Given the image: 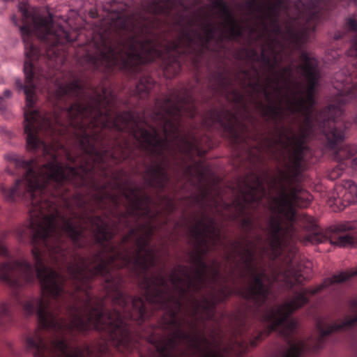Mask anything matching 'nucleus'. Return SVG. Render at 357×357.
Wrapping results in <instances>:
<instances>
[{
    "label": "nucleus",
    "mask_w": 357,
    "mask_h": 357,
    "mask_svg": "<svg viewBox=\"0 0 357 357\" xmlns=\"http://www.w3.org/2000/svg\"><path fill=\"white\" fill-rule=\"evenodd\" d=\"M219 274H220V271H219L218 268H214L213 269V278L215 279L216 278H218Z\"/></svg>",
    "instance_id": "603ef678"
},
{
    "label": "nucleus",
    "mask_w": 357,
    "mask_h": 357,
    "mask_svg": "<svg viewBox=\"0 0 357 357\" xmlns=\"http://www.w3.org/2000/svg\"><path fill=\"white\" fill-rule=\"evenodd\" d=\"M357 200V185L352 181L344 182L343 186H337L329 199L331 206H335L340 211Z\"/></svg>",
    "instance_id": "dca6fc26"
},
{
    "label": "nucleus",
    "mask_w": 357,
    "mask_h": 357,
    "mask_svg": "<svg viewBox=\"0 0 357 357\" xmlns=\"http://www.w3.org/2000/svg\"><path fill=\"white\" fill-rule=\"evenodd\" d=\"M280 9L277 4H270L260 16L261 23L265 31H268V28L273 26L280 24L279 22Z\"/></svg>",
    "instance_id": "6ab92c4d"
},
{
    "label": "nucleus",
    "mask_w": 357,
    "mask_h": 357,
    "mask_svg": "<svg viewBox=\"0 0 357 357\" xmlns=\"http://www.w3.org/2000/svg\"><path fill=\"white\" fill-rule=\"evenodd\" d=\"M331 243L338 245L340 247L351 246L354 243V237L349 234L340 235L335 240L332 241Z\"/></svg>",
    "instance_id": "cd10ccee"
},
{
    "label": "nucleus",
    "mask_w": 357,
    "mask_h": 357,
    "mask_svg": "<svg viewBox=\"0 0 357 357\" xmlns=\"http://www.w3.org/2000/svg\"><path fill=\"white\" fill-rule=\"evenodd\" d=\"M277 41V38H272L271 36H269L268 38V47L269 48V50L273 52V53H275V47H274V43Z\"/></svg>",
    "instance_id": "37998d69"
},
{
    "label": "nucleus",
    "mask_w": 357,
    "mask_h": 357,
    "mask_svg": "<svg viewBox=\"0 0 357 357\" xmlns=\"http://www.w3.org/2000/svg\"><path fill=\"white\" fill-rule=\"evenodd\" d=\"M274 74V80H272L271 78H268V85L274 81L275 84V90L278 93L281 92L280 88L278 86V84L280 82H283L284 85L287 87L288 89H291V84L293 82V66L292 65H289L282 68L280 72H277L275 70L273 71Z\"/></svg>",
    "instance_id": "a211bd4d"
},
{
    "label": "nucleus",
    "mask_w": 357,
    "mask_h": 357,
    "mask_svg": "<svg viewBox=\"0 0 357 357\" xmlns=\"http://www.w3.org/2000/svg\"><path fill=\"white\" fill-rule=\"evenodd\" d=\"M163 199L165 200H167L168 202V206L170 208V211H173L174 210V204L173 203V202L169 199V197L167 196H163Z\"/></svg>",
    "instance_id": "de8ad7c7"
},
{
    "label": "nucleus",
    "mask_w": 357,
    "mask_h": 357,
    "mask_svg": "<svg viewBox=\"0 0 357 357\" xmlns=\"http://www.w3.org/2000/svg\"><path fill=\"white\" fill-rule=\"evenodd\" d=\"M241 197L236 198L231 204L224 203L225 209L234 207L236 212L231 215L233 220L243 216L248 205L259 204L267 195L265 179L257 174L252 173L251 179L245 181V188L241 190Z\"/></svg>",
    "instance_id": "9d476101"
},
{
    "label": "nucleus",
    "mask_w": 357,
    "mask_h": 357,
    "mask_svg": "<svg viewBox=\"0 0 357 357\" xmlns=\"http://www.w3.org/2000/svg\"><path fill=\"white\" fill-rule=\"evenodd\" d=\"M231 247L234 252L241 257L245 270L252 280V284L244 289L234 291V294L247 301L248 310L264 325L262 330L256 329L255 334L249 337V342L247 340L238 342L242 353L248 352L249 347H257L260 341L272 332H277L288 346L282 353V357H301L306 352H315L321 349L324 347L326 337L331 333L351 328L357 324V314L354 317L345 316L344 320L340 324H324L319 321L317 324L319 335L313 345L298 339L296 337L297 323L291 318V314L308 303L310 301L308 296L314 294L306 291L314 289V287L303 289L296 293L290 301L277 307H269L261 310V307L268 300L270 291L264 282L265 274L257 273L255 266V252L249 247L248 243L243 247L239 241H234ZM349 307L351 312L357 313L356 298L349 302Z\"/></svg>",
    "instance_id": "39448f33"
},
{
    "label": "nucleus",
    "mask_w": 357,
    "mask_h": 357,
    "mask_svg": "<svg viewBox=\"0 0 357 357\" xmlns=\"http://www.w3.org/2000/svg\"><path fill=\"white\" fill-rule=\"evenodd\" d=\"M180 268V272L185 275V277L188 279L187 281V287H185L188 289V294L190 292V291L192 290L194 293H198L201 291L203 284L200 282H197L195 280L192 279V277L188 272V267L187 266H179Z\"/></svg>",
    "instance_id": "393cba45"
},
{
    "label": "nucleus",
    "mask_w": 357,
    "mask_h": 357,
    "mask_svg": "<svg viewBox=\"0 0 357 357\" xmlns=\"http://www.w3.org/2000/svg\"><path fill=\"white\" fill-rule=\"evenodd\" d=\"M354 275H357V269L352 273L341 272L339 274L333 275L332 278H326L321 284L314 287V289H307L306 291H310L312 294H317L333 284L341 283L347 281Z\"/></svg>",
    "instance_id": "412c9836"
},
{
    "label": "nucleus",
    "mask_w": 357,
    "mask_h": 357,
    "mask_svg": "<svg viewBox=\"0 0 357 357\" xmlns=\"http://www.w3.org/2000/svg\"><path fill=\"white\" fill-rule=\"evenodd\" d=\"M213 78L217 82V86L214 87V90L218 91L219 90L222 91L227 86V79L221 72H217L215 73Z\"/></svg>",
    "instance_id": "7c9ffc66"
},
{
    "label": "nucleus",
    "mask_w": 357,
    "mask_h": 357,
    "mask_svg": "<svg viewBox=\"0 0 357 357\" xmlns=\"http://www.w3.org/2000/svg\"><path fill=\"white\" fill-rule=\"evenodd\" d=\"M261 115L274 123L275 130L279 132L278 139H269L266 140V147L272 151L275 146L282 144L284 147L292 146L298 160L301 159L305 149L306 141L314 137L317 132H322L326 139V146L329 150L333 151V158L338 162V165L329 173L328 177L334 180L340 177L347 162L346 160L357 153V146L355 144H346L337 149V146L344 142L347 137V132L349 130L351 122L328 121L330 112L335 111L332 107L326 109L316 118L309 116L303 117V121L300 126L298 135L289 136L286 134L284 128L279 129V123L283 119V110L280 105H270L266 106L263 102H257Z\"/></svg>",
    "instance_id": "0eeeda50"
},
{
    "label": "nucleus",
    "mask_w": 357,
    "mask_h": 357,
    "mask_svg": "<svg viewBox=\"0 0 357 357\" xmlns=\"http://www.w3.org/2000/svg\"><path fill=\"white\" fill-rule=\"evenodd\" d=\"M257 60H260L262 63H264L271 71H273L276 67V56H274V61H273L271 56L267 54L265 49L263 47L261 49V52L260 56Z\"/></svg>",
    "instance_id": "c85d7f7f"
},
{
    "label": "nucleus",
    "mask_w": 357,
    "mask_h": 357,
    "mask_svg": "<svg viewBox=\"0 0 357 357\" xmlns=\"http://www.w3.org/2000/svg\"><path fill=\"white\" fill-rule=\"evenodd\" d=\"M247 8L254 12L262 13L266 7L261 5L258 0H248L246 1Z\"/></svg>",
    "instance_id": "c9c22d12"
},
{
    "label": "nucleus",
    "mask_w": 357,
    "mask_h": 357,
    "mask_svg": "<svg viewBox=\"0 0 357 357\" xmlns=\"http://www.w3.org/2000/svg\"><path fill=\"white\" fill-rule=\"evenodd\" d=\"M261 146H260V147H259V153L261 152Z\"/></svg>",
    "instance_id": "680f3d73"
},
{
    "label": "nucleus",
    "mask_w": 357,
    "mask_h": 357,
    "mask_svg": "<svg viewBox=\"0 0 357 357\" xmlns=\"http://www.w3.org/2000/svg\"><path fill=\"white\" fill-rule=\"evenodd\" d=\"M241 227L250 232L252 230L254 226L253 220L250 217H243L240 219Z\"/></svg>",
    "instance_id": "4c0bfd02"
},
{
    "label": "nucleus",
    "mask_w": 357,
    "mask_h": 357,
    "mask_svg": "<svg viewBox=\"0 0 357 357\" xmlns=\"http://www.w3.org/2000/svg\"><path fill=\"white\" fill-rule=\"evenodd\" d=\"M11 91L8 89H6L3 91V97L5 98H10L11 96Z\"/></svg>",
    "instance_id": "3c124183"
},
{
    "label": "nucleus",
    "mask_w": 357,
    "mask_h": 357,
    "mask_svg": "<svg viewBox=\"0 0 357 357\" xmlns=\"http://www.w3.org/2000/svg\"><path fill=\"white\" fill-rule=\"evenodd\" d=\"M164 298L154 306L164 311H169V309H172L176 310L178 314L181 312L183 303L180 298H176L174 295L169 293Z\"/></svg>",
    "instance_id": "5701e85b"
},
{
    "label": "nucleus",
    "mask_w": 357,
    "mask_h": 357,
    "mask_svg": "<svg viewBox=\"0 0 357 357\" xmlns=\"http://www.w3.org/2000/svg\"><path fill=\"white\" fill-rule=\"evenodd\" d=\"M139 227L137 228H133V227H131L128 234H126L130 238H132V237H135V238H137L138 235V232L139 231Z\"/></svg>",
    "instance_id": "c03bdc74"
},
{
    "label": "nucleus",
    "mask_w": 357,
    "mask_h": 357,
    "mask_svg": "<svg viewBox=\"0 0 357 357\" xmlns=\"http://www.w3.org/2000/svg\"><path fill=\"white\" fill-rule=\"evenodd\" d=\"M248 322L249 320L248 319L247 312H245L243 314L241 315L238 323V326L237 328V333L240 336H243L245 333H247Z\"/></svg>",
    "instance_id": "c756f323"
},
{
    "label": "nucleus",
    "mask_w": 357,
    "mask_h": 357,
    "mask_svg": "<svg viewBox=\"0 0 357 357\" xmlns=\"http://www.w3.org/2000/svg\"><path fill=\"white\" fill-rule=\"evenodd\" d=\"M282 1L283 0H277V2L275 3L274 4L278 5L279 6V9H280L281 5L282 3Z\"/></svg>",
    "instance_id": "5fc2aeb1"
},
{
    "label": "nucleus",
    "mask_w": 357,
    "mask_h": 357,
    "mask_svg": "<svg viewBox=\"0 0 357 357\" xmlns=\"http://www.w3.org/2000/svg\"><path fill=\"white\" fill-rule=\"evenodd\" d=\"M66 60H25L23 84L15 85L26 96L24 133L29 151L41 150L47 160H25L15 153L6 155L10 167L23 177L6 188V200L24 202L31 212L49 214L47 204L66 211L64 197L74 204L82 195L88 202L87 213L107 211L130 227V217H149L151 198L139 195L140 188L123 189L119 183L100 184L99 174L109 177V162L118 163L135 157L136 150L167 162L166 151L174 144L179 152L191 157L205 154L198 137L181 132L183 116L198 114L195 98L186 89H173L155 98L150 119L146 113L117 111L115 97L90 86L88 95L82 81L74 73L65 72Z\"/></svg>",
    "instance_id": "f257e3e1"
},
{
    "label": "nucleus",
    "mask_w": 357,
    "mask_h": 357,
    "mask_svg": "<svg viewBox=\"0 0 357 357\" xmlns=\"http://www.w3.org/2000/svg\"><path fill=\"white\" fill-rule=\"evenodd\" d=\"M86 350H87L88 354H91V351L90 350V349L89 347L86 348Z\"/></svg>",
    "instance_id": "4d7b16f0"
},
{
    "label": "nucleus",
    "mask_w": 357,
    "mask_h": 357,
    "mask_svg": "<svg viewBox=\"0 0 357 357\" xmlns=\"http://www.w3.org/2000/svg\"><path fill=\"white\" fill-rule=\"evenodd\" d=\"M233 94V101L234 103L243 105L245 107V96L243 94L238 92L237 90L232 91Z\"/></svg>",
    "instance_id": "58836bf2"
},
{
    "label": "nucleus",
    "mask_w": 357,
    "mask_h": 357,
    "mask_svg": "<svg viewBox=\"0 0 357 357\" xmlns=\"http://www.w3.org/2000/svg\"><path fill=\"white\" fill-rule=\"evenodd\" d=\"M144 181L148 186L163 192L170 181L169 174L162 162L154 161L145 171Z\"/></svg>",
    "instance_id": "2eb2a0df"
},
{
    "label": "nucleus",
    "mask_w": 357,
    "mask_h": 357,
    "mask_svg": "<svg viewBox=\"0 0 357 357\" xmlns=\"http://www.w3.org/2000/svg\"><path fill=\"white\" fill-rule=\"evenodd\" d=\"M243 51L246 53L248 59H258L259 58L257 51L254 49L248 50L245 48Z\"/></svg>",
    "instance_id": "79ce46f5"
},
{
    "label": "nucleus",
    "mask_w": 357,
    "mask_h": 357,
    "mask_svg": "<svg viewBox=\"0 0 357 357\" xmlns=\"http://www.w3.org/2000/svg\"><path fill=\"white\" fill-rule=\"evenodd\" d=\"M291 35L294 38H295V40H296V43H299L300 38H299V37H298V36L297 34H295V33H291Z\"/></svg>",
    "instance_id": "864d4df0"
},
{
    "label": "nucleus",
    "mask_w": 357,
    "mask_h": 357,
    "mask_svg": "<svg viewBox=\"0 0 357 357\" xmlns=\"http://www.w3.org/2000/svg\"><path fill=\"white\" fill-rule=\"evenodd\" d=\"M10 234L8 231H0V255L7 256L8 250L4 245L3 242L8 235Z\"/></svg>",
    "instance_id": "e433bc0d"
},
{
    "label": "nucleus",
    "mask_w": 357,
    "mask_h": 357,
    "mask_svg": "<svg viewBox=\"0 0 357 357\" xmlns=\"http://www.w3.org/2000/svg\"><path fill=\"white\" fill-rule=\"evenodd\" d=\"M270 210L273 213L268 223L269 245L275 255L287 252L285 258V275L290 286L302 284L306 280L298 261V248L296 243H321L327 241L326 234L317 231L314 219L303 215V219L308 225V229L315 231L313 234L302 238L295 226L298 218L296 208L307 207L311 202L309 194L297 188H291L289 191L284 184L280 187L278 197L273 198Z\"/></svg>",
    "instance_id": "423d86ee"
},
{
    "label": "nucleus",
    "mask_w": 357,
    "mask_h": 357,
    "mask_svg": "<svg viewBox=\"0 0 357 357\" xmlns=\"http://www.w3.org/2000/svg\"><path fill=\"white\" fill-rule=\"evenodd\" d=\"M91 15L93 17H94V13L93 12H91Z\"/></svg>",
    "instance_id": "bf43d9fd"
},
{
    "label": "nucleus",
    "mask_w": 357,
    "mask_h": 357,
    "mask_svg": "<svg viewBox=\"0 0 357 357\" xmlns=\"http://www.w3.org/2000/svg\"><path fill=\"white\" fill-rule=\"evenodd\" d=\"M181 341L194 349L200 357H226L222 353L211 348V342L204 335H195L183 330L174 331L165 338L151 340V342L161 357H174L173 351Z\"/></svg>",
    "instance_id": "1a4fd4ad"
},
{
    "label": "nucleus",
    "mask_w": 357,
    "mask_h": 357,
    "mask_svg": "<svg viewBox=\"0 0 357 357\" xmlns=\"http://www.w3.org/2000/svg\"><path fill=\"white\" fill-rule=\"evenodd\" d=\"M188 324H189V325L190 326V327H191L192 328H193V329H195V328H196V326H196V324H194V323H192V322H189Z\"/></svg>",
    "instance_id": "6e6d98bb"
},
{
    "label": "nucleus",
    "mask_w": 357,
    "mask_h": 357,
    "mask_svg": "<svg viewBox=\"0 0 357 357\" xmlns=\"http://www.w3.org/2000/svg\"><path fill=\"white\" fill-rule=\"evenodd\" d=\"M352 229H353V227H351L350 223H343V224L338 225L335 227V231L337 232H344V231H349Z\"/></svg>",
    "instance_id": "a19ab883"
},
{
    "label": "nucleus",
    "mask_w": 357,
    "mask_h": 357,
    "mask_svg": "<svg viewBox=\"0 0 357 357\" xmlns=\"http://www.w3.org/2000/svg\"><path fill=\"white\" fill-rule=\"evenodd\" d=\"M202 121L204 125L208 128L218 124L233 142H237L241 138L238 130V119L236 114L225 107L210 109Z\"/></svg>",
    "instance_id": "f8f14e48"
},
{
    "label": "nucleus",
    "mask_w": 357,
    "mask_h": 357,
    "mask_svg": "<svg viewBox=\"0 0 357 357\" xmlns=\"http://www.w3.org/2000/svg\"><path fill=\"white\" fill-rule=\"evenodd\" d=\"M40 297L31 298L23 305V310L28 316L36 313L38 328L33 334L26 338V347L34 357H82V351L79 347H75L73 352L70 351L69 344L65 337L66 334L72 336L76 329L70 331L65 328L56 330L50 326L42 324L39 317V306L38 301Z\"/></svg>",
    "instance_id": "6e6552de"
},
{
    "label": "nucleus",
    "mask_w": 357,
    "mask_h": 357,
    "mask_svg": "<svg viewBox=\"0 0 357 357\" xmlns=\"http://www.w3.org/2000/svg\"><path fill=\"white\" fill-rule=\"evenodd\" d=\"M351 167L353 170L357 171V156L351 161Z\"/></svg>",
    "instance_id": "09e8293b"
},
{
    "label": "nucleus",
    "mask_w": 357,
    "mask_h": 357,
    "mask_svg": "<svg viewBox=\"0 0 357 357\" xmlns=\"http://www.w3.org/2000/svg\"><path fill=\"white\" fill-rule=\"evenodd\" d=\"M7 102L3 96H0V111L4 112L6 110Z\"/></svg>",
    "instance_id": "49530a36"
},
{
    "label": "nucleus",
    "mask_w": 357,
    "mask_h": 357,
    "mask_svg": "<svg viewBox=\"0 0 357 357\" xmlns=\"http://www.w3.org/2000/svg\"><path fill=\"white\" fill-rule=\"evenodd\" d=\"M269 28H270L271 31L276 36L280 35L282 32V28H281L280 24L276 25V26H273Z\"/></svg>",
    "instance_id": "a18cd8bd"
},
{
    "label": "nucleus",
    "mask_w": 357,
    "mask_h": 357,
    "mask_svg": "<svg viewBox=\"0 0 357 357\" xmlns=\"http://www.w3.org/2000/svg\"><path fill=\"white\" fill-rule=\"evenodd\" d=\"M207 271L208 268H195V278L192 279L197 282L204 284L207 276Z\"/></svg>",
    "instance_id": "f704fd0d"
},
{
    "label": "nucleus",
    "mask_w": 357,
    "mask_h": 357,
    "mask_svg": "<svg viewBox=\"0 0 357 357\" xmlns=\"http://www.w3.org/2000/svg\"><path fill=\"white\" fill-rule=\"evenodd\" d=\"M149 270L144 267L132 273L138 278V287L144 298L145 312L142 318L135 317V309L128 302L121 305L109 295L110 288L104 284L105 296L93 300L88 307L86 304V296L80 294V302L75 300H66V303H58L56 310L51 309V301L48 298L40 297L38 301L39 317L45 326H50L56 330L67 328L70 331L76 329L79 333H86L95 330L102 333L104 340L113 345L119 352L128 353L136 348L129 324L134 321L138 324H142L146 319L147 310L144 299L151 305H155L165 299L169 294V284L162 274L148 275ZM123 284H121V286ZM121 292L126 296L139 297Z\"/></svg>",
    "instance_id": "20e7f679"
},
{
    "label": "nucleus",
    "mask_w": 357,
    "mask_h": 357,
    "mask_svg": "<svg viewBox=\"0 0 357 357\" xmlns=\"http://www.w3.org/2000/svg\"><path fill=\"white\" fill-rule=\"evenodd\" d=\"M140 231L143 234L141 236H146L147 238L151 241L152 236H153L155 228L151 222L142 223L139 225Z\"/></svg>",
    "instance_id": "2f4dec72"
},
{
    "label": "nucleus",
    "mask_w": 357,
    "mask_h": 357,
    "mask_svg": "<svg viewBox=\"0 0 357 357\" xmlns=\"http://www.w3.org/2000/svg\"><path fill=\"white\" fill-rule=\"evenodd\" d=\"M296 84V85L298 87L300 86V84L298 83V82H294Z\"/></svg>",
    "instance_id": "052dcab7"
},
{
    "label": "nucleus",
    "mask_w": 357,
    "mask_h": 357,
    "mask_svg": "<svg viewBox=\"0 0 357 357\" xmlns=\"http://www.w3.org/2000/svg\"><path fill=\"white\" fill-rule=\"evenodd\" d=\"M208 195V190L207 189L203 190L201 195H197L194 197L195 202L198 204H202L203 201L207 197Z\"/></svg>",
    "instance_id": "ea45409f"
},
{
    "label": "nucleus",
    "mask_w": 357,
    "mask_h": 357,
    "mask_svg": "<svg viewBox=\"0 0 357 357\" xmlns=\"http://www.w3.org/2000/svg\"><path fill=\"white\" fill-rule=\"evenodd\" d=\"M165 315L161 319V327L165 331L173 333L174 331L182 330L183 320L178 318V312L169 309L165 311Z\"/></svg>",
    "instance_id": "aec40b11"
},
{
    "label": "nucleus",
    "mask_w": 357,
    "mask_h": 357,
    "mask_svg": "<svg viewBox=\"0 0 357 357\" xmlns=\"http://www.w3.org/2000/svg\"><path fill=\"white\" fill-rule=\"evenodd\" d=\"M170 280L176 289L179 291L181 297H183L188 294V289L182 286V284L185 282V280L178 275L176 271L171 274Z\"/></svg>",
    "instance_id": "bb28decb"
},
{
    "label": "nucleus",
    "mask_w": 357,
    "mask_h": 357,
    "mask_svg": "<svg viewBox=\"0 0 357 357\" xmlns=\"http://www.w3.org/2000/svg\"><path fill=\"white\" fill-rule=\"evenodd\" d=\"M76 207L64 197L66 214L54 204H47L49 214L31 212V220L20 226L15 234L21 242L29 241L34 266L27 260L4 263V282L18 290L39 280L41 297L57 303L66 300L80 302V294L86 296L89 306L92 280L98 276L105 278L109 287V295L121 305L130 302L135 309V317L142 318L145 312L143 300L139 297L126 298L121 292V279L114 276L110 271L120 261V267H130L132 272L144 267H155L157 258L155 251L149 248L150 239L137 236L135 239V254L130 256L128 249L120 250L111 243L119 232L121 222L112 225L100 215L86 212L88 202L78 193L73 197Z\"/></svg>",
    "instance_id": "f03ea898"
},
{
    "label": "nucleus",
    "mask_w": 357,
    "mask_h": 357,
    "mask_svg": "<svg viewBox=\"0 0 357 357\" xmlns=\"http://www.w3.org/2000/svg\"><path fill=\"white\" fill-rule=\"evenodd\" d=\"M231 257H231V255H228V256H227V259H228V260H230V259H231Z\"/></svg>",
    "instance_id": "13d9d810"
},
{
    "label": "nucleus",
    "mask_w": 357,
    "mask_h": 357,
    "mask_svg": "<svg viewBox=\"0 0 357 357\" xmlns=\"http://www.w3.org/2000/svg\"><path fill=\"white\" fill-rule=\"evenodd\" d=\"M344 26L348 31L357 32V13L345 20Z\"/></svg>",
    "instance_id": "72a5a7b5"
},
{
    "label": "nucleus",
    "mask_w": 357,
    "mask_h": 357,
    "mask_svg": "<svg viewBox=\"0 0 357 357\" xmlns=\"http://www.w3.org/2000/svg\"><path fill=\"white\" fill-rule=\"evenodd\" d=\"M213 8H218L224 20L223 26L227 29L225 38L229 40H236L243 36V26L237 22L227 5L223 0H215Z\"/></svg>",
    "instance_id": "4468645a"
},
{
    "label": "nucleus",
    "mask_w": 357,
    "mask_h": 357,
    "mask_svg": "<svg viewBox=\"0 0 357 357\" xmlns=\"http://www.w3.org/2000/svg\"><path fill=\"white\" fill-rule=\"evenodd\" d=\"M13 322V315L6 303H0V327L6 328Z\"/></svg>",
    "instance_id": "b1692460"
},
{
    "label": "nucleus",
    "mask_w": 357,
    "mask_h": 357,
    "mask_svg": "<svg viewBox=\"0 0 357 357\" xmlns=\"http://www.w3.org/2000/svg\"><path fill=\"white\" fill-rule=\"evenodd\" d=\"M154 85L155 82L151 76L147 75L141 76L135 86L134 96L142 100L148 98Z\"/></svg>",
    "instance_id": "4be33fe9"
},
{
    "label": "nucleus",
    "mask_w": 357,
    "mask_h": 357,
    "mask_svg": "<svg viewBox=\"0 0 357 357\" xmlns=\"http://www.w3.org/2000/svg\"><path fill=\"white\" fill-rule=\"evenodd\" d=\"M220 296L218 298L208 299L204 297L202 299V304L195 298L192 294V307L193 310L192 312V317H196L200 308L206 313L208 320H212L215 317L216 305L218 303H222L227 301L231 295L234 294V291L227 287L220 288L219 290Z\"/></svg>",
    "instance_id": "f3484780"
},
{
    "label": "nucleus",
    "mask_w": 357,
    "mask_h": 357,
    "mask_svg": "<svg viewBox=\"0 0 357 357\" xmlns=\"http://www.w3.org/2000/svg\"><path fill=\"white\" fill-rule=\"evenodd\" d=\"M177 5L176 0H151L144 5L146 13L128 15L124 6L114 1L105 27L94 31L82 45L78 63L85 70L111 73L119 70L136 78L146 64L158 59L167 78L176 76L181 70V57L202 54L215 37L193 29L191 20L176 39L161 43L154 33L160 23L158 16L169 17Z\"/></svg>",
    "instance_id": "7ed1b4c3"
},
{
    "label": "nucleus",
    "mask_w": 357,
    "mask_h": 357,
    "mask_svg": "<svg viewBox=\"0 0 357 357\" xmlns=\"http://www.w3.org/2000/svg\"><path fill=\"white\" fill-rule=\"evenodd\" d=\"M313 0L310 1L306 22L310 29L314 30L316 26L324 20L322 6L326 10H332L337 3L343 6H357V0Z\"/></svg>",
    "instance_id": "ddd939ff"
},
{
    "label": "nucleus",
    "mask_w": 357,
    "mask_h": 357,
    "mask_svg": "<svg viewBox=\"0 0 357 357\" xmlns=\"http://www.w3.org/2000/svg\"><path fill=\"white\" fill-rule=\"evenodd\" d=\"M131 238L127 235H124L121 238V245H125L130 241Z\"/></svg>",
    "instance_id": "8fccbe9b"
},
{
    "label": "nucleus",
    "mask_w": 357,
    "mask_h": 357,
    "mask_svg": "<svg viewBox=\"0 0 357 357\" xmlns=\"http://www.w3.org/2000/svg\"><path fill=\"white\" fill-rule=\"evenodd\" d=\"M199 25L204 33H209L215 35L217 28L211 21L210 16L205 14L202 16L199 22Z\"/></svg>",
    "instance_id": "a878e982"
},
{
    "label": "nucleus",
    "mask_w": 357,
    "mask_h": 357,
    "mask_svg": "<svg viewBox=\"0 0 357 357\" xmlns=\"http://www.w3.org/2000/svg\"><path fill=\"white\" fill-rule=\"evenodd\" d=\"M192 236L197 243V249L195 252H190V261L195 266V268H208L207 264L204 261V256L208 252L207 247L202 248V245H206V235L211 236V239L214 245L220 240V231L215 226V221L213 218L208 219V224L204 223L203 220H199L195 226L191 229Z\"/></svg>",
    "instance_id": "9b49d317"
},
{
    "label": "nucleus",
    "mask_w": 357,
    "mask_h": 357,
    "mask_svg": "<svg viewBox=\"0 0 357 357\" xmlns=\"http://www.w3.org/2000/svg\"><path fill=\"white\" fill-rule=\"evenodd\" d=\"M248 86H249V87H250L252 89L253 92H257V93L263 92L266 100L268 101L271 100V93L267 91L266 88L262 87V86L261 85V84L259 81L254 82V83H250L248 84Z\"/></svg>",
    "instance_id": "473e14b6"
}]
</instances>
